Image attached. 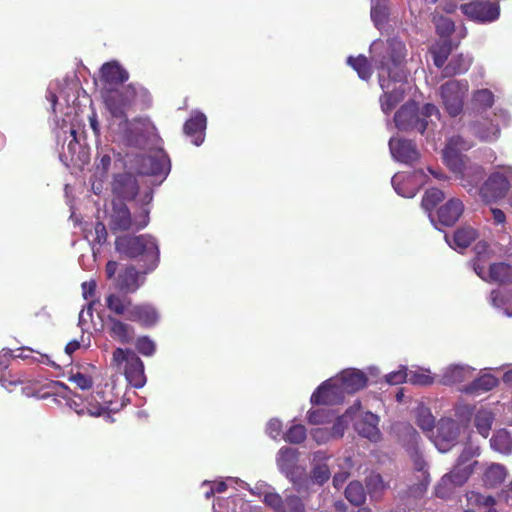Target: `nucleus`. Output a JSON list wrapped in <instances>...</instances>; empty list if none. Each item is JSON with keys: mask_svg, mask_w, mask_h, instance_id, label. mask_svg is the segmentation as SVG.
I'll return each instance as SVG.
<instances>
[{"mask_svg": "<svg viewBox=\"0 0 512 512\" xmlns=\"http://www.w3.org/2000/svg\"><path fill=\"white\" fill-rule=\"evenodd\" d=\"M369 52L372 64L378 71L379 85L383 90V95L379 99L381 110L384 114H389L404 99L410 87L404 70L407 50L401 40L392 38L386 41H373Z\"/></svg>", "mask_w": 512, "mask_h": 512, "instance_id": "2", "label": "nucleus"}, {"mask_svg": "<svg viewBox=\"0 0 512 512\" xmlns=\"http://www.w3.org/2000/svg\"><path fill=\"white\" fill-rule=\"evenodd\" d=\"M467 480V472L451 470L443 475L435 486V495L439 498L447 499L455 492L456 488L462 486Z\"/></svg>", "mask_w": 512, "mask_h": 512, "instance_id": "27", "label": "nucleus"}, {"mask_svg": "<svg viewBox=\"0 0 512 512\" xmlns=\"http://www.w3.org/2000/svg\"><path fill=\"white\" fill-rule=\"evenodd\" d=\"M113 362L118 366L124 364V374L131 386L142 388L146 384L144 364L135 352L117 348L113 352Z\"/></svg>", "mask_w": 512, "mask_h": 512, "instance_id": "9", "label": "nucleus"}, {"mask_svg": "<svg viewBox=\"0 0 512 512\" xmlns=\"http://www.w3.org/2000/svg\"><path fill=\"white\" fill-rule=\"evenodd\" d=\"M106 328L110 337L122 344H128L134 339V327L114 316L107 317Z\"/></svg>", "mask_w": 512, "mask_h": 512, "instance_id": "29", "label": "nucleus"}, {"mask_svg": "<svg viewBox=\"0 0 512 512\" xmlns=\"http://www.w3.org/2000/svg\"><path fill=\"white\" fill-rule=\"evenodd\" d=\"M100 73L101 79L109 85L123 83L129 77L128 72L117 61L103 64Z\"/></svg>", "mask_w": 512, "mask_h": 512, "instance_id": "34", "label": "nucleus"}, {"mask_svg": "<svg viewBox=\"0 0 512 512\" xmlns=\"http://www.w3.org/2000/svg\"><path fill=\"white\" fill-rule=\"evenodd\" d=\"M307 422L310 425L322 426L335 421V414L331 409L328 408H316L310 409L306 415Z\"/></svg>", "mask_w": 512, "mask_h": 512, "instance_id": "46", "label": "nucleus"}, {"mask_svg": "<svg viewBox=\"0 0 512 512\" xmlns=\"http://www.w3.org/2000/svg\"><path fill=\"white\" fill-rule=\"evenodd\" d=\"M335 378L340 383L346 395L362 390L367 385V374L356 368H347L339 372Z\"/></svg>", "mask_w": 512, "mask_h": 512, "instance_id": "26", "label": "nucleus"}, {"mask_svg": "<svg viewBox=\"0 0 512 512\" xmlns=\"http://www.w3.org/2000/svg\"><path fill=\"white\" fill-rule=\"evenodd\" d=\"M428 175L423 170L413 173L398 172L391 180L395 192L405 198H413L427 182Z\"/></svg>", "mask_w": 512, "mask_h": 512, "instance_id": "12", "label": "nucleus"}, {"mask_svg": "<svg viewBox=\"0 0 512 512\" xmlns=\"http://www.w3.org/2000/svg\"><path fill=\"white\" fill-rule=\"evenodd\" d=\"M479 455V447L468 445L464 447L460 456L458 457L457 463L452 470H459V472H467V478L473 472V467L478 464L477 461H473L472 459Z\"/></svg>", "mask_w": 512, "mask_h": 512, "instance_id": "37", "label": "nucleus"}, {"mask_svg": "<svg viewBox=\"0 0 512 512\" xmlns=\"http://www.w3.org/2000/svg\"><path fill=\"white\" fill-rule=\"evenodd\" d=\"M297 461V450L291 447L284 446L280 448L276 457V464L281 473L285 474L291 480L295 489L301 492L307 489L293 472V468Z\"/></svg>", "mask_w": 512, "mask_h": 512, "instance_id": "19", "label": "nucleus"}, {"mask_svg": "<svg viewBox=\"0 0 512 512\" xmlns=\"http://www.w3.org/2000/svg\"><path fill=\"white\" fill-rule=\"evenodd\" d=\"M498 384L499 380L497 377L491 373L484 372L469 384L462 386L460 391L469 395H480L482 393L491 391Z\"/></svg>", "mask_w": 512, "mask_h": 512, "instance_id": "32", "label": "nucleus"}, {"mask_svg": "<svg viewBox=\"0 0 512 512\" xmlns=\"http://www.w3.org/2000/svg\"><path fill=\"white\" fill-rule=\"evenodd\" d=\"M115 249L119 254L127 258L137 259L142 263L144 273H149L158 266L160 255L158 243L149 234L117 237Z\"/></svg>", "mask_w": 512, "mask_h": 512, "instance_id": "4", "label": "nucleus"}, {"mask_svg": "<svg viewBox=\"0 0 512 512\" xmlns=\"http://www.w3.org/2000/svg\"><path fill=\"white\" fill-rule=\"evenodd\" d=\"M66 117L67 119H63L62 123L58 124L56 137L58 144L62 145L61 158L73 161L80 149L77 139L79 124L76 115H71L70 112H67Z\"/></svg>", "mask_w": 512, "mask_h": 512, "instance_id": "10", "label": "nucleus"}, {"mask_svg": "<svg viewBox=\"0 0 512 512\" xmlns=\"http://www.w3.org/2000/svg\"><path fill=\"white\" fill-rule=\"evenodd\" d=\"M106 307L118 316H125L129 320L130 309L133 307L132 301L116 293L109 294L105 299Z\"/></svg>", "mask_w": 512, "mask_h": 512, "instance_id": "35", "label": "nucleus"}, {"mask_svg": "<svg viewBox=\"0 0 512 512\" xmlns=\"http://www.w3.org/2000/svg\"><path fill=\"white\" fill-rule=\"evenodd\" d=\"M468 91L469 83L467 80H449L440 86L442 104L451 117H456L462 113Z\"/></svg>", "mask_w": 512, "mask_h": 512, "instance_id": "8", "label": "nucleus"}, {"mask_svg": "<svg viewBox=\"0 0 512 512\" xmlns=\"http://www.w3.org/2000/svg\"><path fill=\"white\" fill-rule=\"evenodd\" d=\"M68 404L78 415H83L86 410V413L94 417L102 416L106 412H116L119 409L112 400L105 397V391H97L95 394H92L87 401L85 409L80 408V405L75 400H70Z\"/></svg>", "mask_w": 512, "mask_h": 512, "instance_id": "17", "label": "nucleus"}, {"mask_svg": "<svg viewBox=\"0 0 512 512\" xmlns=\"http://www.w3.org/2000/svg\"><path fill=\"white\" fill-rule=\"evenodd\" d=\"M78 85L75 82H51L48 86L47 99L51 103L52 109L56 112L57 105L63 101L67 106L76 100V90Z\"/></svg>", "mask_w": 512, "mask_h": 512, "instance_id": "21", "label": "nucleus"}, {"mask_svg": "<svg viewBox=\"0 0 512 512\" xmlns=\"http://www.w3.org/2000/svg\"><path fill=\"white\" fill-rule=\"evenodd\" d=\"M207 118L201 111L195 110L184 124V133L191 139V142L200 146L205 139Z\"/></svg>", "mask_w": 512, "mask_h": 512, "instance_id": "28", "label": "nucleus"}, {"mask_svg": "<svg viewBox=\"0 0 512 512\" xmlns=\"http://www.w3.org/2000/svg\"><path fill=\"white\" fill-rule=\"evenodd\" d=\"M489 212L491 215L490 221L492 222V224L494 226L500 227L499 230L501 232H505L507 226V217L505 212L502 209L496 207H491L489 209Z\"/></svg>", "mask_w": 512, "mask_h": 512, "instance_id": "63", "label": "nucleus"}, {"mask_svg": "<svg viewBox=\"0 0 512 512\" xmlns=\"http://www.w3.org/2000/svg\"><path fill=\"white\" fill-rule=\"evenodd\" d=\"M491 304L501 310L506 316L512 317V294L502 289L493 290L490 296Z\"/></svg>", "mask_w": 512, "mask_h": 512, "instance_id": "45", "label": "nucleus"}, {"mask_svg": "<svg viewBox=\"0 0 512 512\" xmlns=\"http://www.w3.org/2000/svg\"><path fill=\"white\" fill-rule=\"evenodd\" d=\"M472 64V57L469 55L458 54L451 58L445 66L443 73L445 76L463 74L468 71Z\"/></svg>", "mask_w": 512, "mask_h": 512, "instance_id": "42", "label": "nucleus"}, {"mask_svg": "<svg viewBox=\"0 0 512 512\" xmlns=\"http://www.w3.org/2000/svg\"><path fill=\"white\" fill-rule=\"evenodd\" d=\"M491 448L504 455L512 453V436L505 429L496 431L490 439Z\"/></svg>", "mask_w": 512, "mask_h": 512, "instance_id": "41", "label": "nucleus"}, {"mask_svg": "<svg viewBox=\"0 0 512 512\" xmlns=\"http://www.w3.org/2000/svg\"><path fill=\"white\" fill-rule=\"evenodd\" d=\"M475 273L484 281L509 283L512 282V267L506 263H494L489 265V270L486 267L476 263L474 265Z\"/></svg>", "mask_w": 512, "mask_h": 512, "instance_id": "24", "label": "nucleus"}, {"mask_svg": "<svg viewBox=\"0 0 512 512\" xmlns=\"http://www.w3.org/2000/svg\"><path fill=\"white\" fill-rule=\"evenodd\" d=\"M347 64L357 72L360 79L365 81L370 79L372 69L367 57L364 55H359L358 57L349 56Z\"/></svg>", "mask_w": 512, "mask_h": 512, "instance_id": "49", "label": "nucleus"}, {"mask_svg": "<svg viewBox=\"0 0 512 512\" xmlns=\"http://www.w3.org/2000/svg\"><path fill=\"white\" fill-rule=\"evenodd\" d=\"M11 358L7 353H0V382L6 389H10V386L23 385L24 380L20 378L7 379V368L10 365Z\"/></svg>", "mask_w": 512, "mask_h": 512, "instance_id": "54", "label": "nucleus"}, {"mask_svg": "<svg viewBox=\"0 0 512 512\" xmlns=\"http://www.w3.org/2000/svg\"><path fill=\"white\" fill-rule=\"evenodd\" d=\"M389 149L392 157L404 164H412L420 157L416 145L410 140L392 137L389 140Z\"/></svg>", "mask_w": 512, "mask_h": 512, "instance_id": "23", "label": "nucleus"}, {"mask_svg": "<svg viewBox=\"0 0 512 512\" xmlns=\"http://www.w3.org/2000/svg\"><path fill=\"white\" fill-rule=\"evenodd\" d=\"M475 370L465 363H451L441 370L439 382L447 386L462 384L473 377Z\"/></svg>", "mask_w": 512, "mask_h": 512, "instance_id": "20", "label": "nucleus"}, {"mask_svg": "<svg viewBox=\"0 0 512 512\" xmlns=\"http://www.w3.org/2000/svg\"><path fill=\"white\" fill-rule=\"evenodd\" d=\"M457 167H448L460 180L461 185L468 193H478L479 184L485 175V169L472 161L468 157L461 159Z\"/></svg>", "mask_w": 512, "mask_h": 512, "instance_id": "11", "label": "nucleus"}, {"mask_svg": "<svg viewBox=\"0 0 512 512\" xmlns=\"http://www.w3.org/2000/svg\"><path fill=\"white\" fill-rule=\"evenodd\" d=\"M416 419H417L418 426L423 431H426V432L432 431V429L434 427V417L427 408H424V407L418 408Z\"/></svg>", "mask_w": 512, "mask_h": 512, "instance_id": "60", "label": "nucleus"}, {"mask_svg": "<svg viewBox=\"0 0 512 512\" xmlns=\"http://www.w3.org/2000/svg\"><path fill=\"white\" fill-rule=\"evenodd\" d=\"M451 51L452 45L448 39H442L433 44L430 48V54L432 55L434 65L438 68L443 67Z\"/></svg>", "mask_w": 512, "mask_h": 512, "instance_id": "43", "label": "nucleus"}, {"mask_svg": "<svg viewBox=\"0 0 512 512\" xmlns=\"http://www.w3.org/2000/svg\"><path fill=\"white\" fill-rule=\"evenodd\" d=\"M443 198L444 193L441 190L431 188L423 196L422 207L425 211L430 212Z\"/></svg>", "mask_w": 512, "mask_h": 512, "instance_id": "57", "label": "nucleus"}, {"mask_svg": "<svg viewBox=\"0 0 512 512\" xmlns=\"http://www.w3.org/2000/svg\"><path fill=\"white\" fill-rule=\"evenodd\" d=\"M263 503L271 508L274 512H287L286 510V500L284 501L280 494H278L275 489L270 493L265 495V498L262 499Z\"/></svg>", "mask_w": 512, "mask_h": 512, "instance_id": "58", "label": "nucleus"}, {"mask_svg": "<svg viewBox=\"0 0 512 512\" xmlns=\"http://www.w3.org/2000/svg\"><path fill=\"white\" fill-rule=\"evenodd\" d=\"M152 192L145 193L143 197L144 206L138 214L133 217L127 206L118 201L112 203V208L108 214V224L113 232L140 230L145 228L149 223V209L147 205L152 201Z\"/></svg>", "mask_w": 512, "mask_h": 512, "instance_id": "6", "label": "nucleus"}, {"mask_svg": "<svg viewBox=\"0 0 512 512\" xmlns=\"http://www.w3.org/2000/svg\"><path fill=\"white\" fill-rule=\"evenodd\" d=\"M494 421L493 413L488 409H480L475 415V426L479 434L488 437Z\"/></svg>", "mask_w": 512, "mask_h": 512, "instance_id": "50", "label": "nucleus"}, {"mask_svg": "<svg viewBox=\"0 0 512 512\" xmlns=\"http://www.w3.org/2000/svg\"><path fill=\"white\" fill-rule=\"evenodd\" d=\"M68 380L74 383L77 387H79L82 390L90 389L93 384L92 378L81 372H71L68 377Z\"/></svg>", "mask_w": 512, "mask_h": 512, "instance_id": "64", "label": "nucleus"}, {"mask_svg": "<svg viewBox=\"0 0 512 512\" xmlns=\"http://www.w3.org/2000/svg\"><path fill=\"white\" fill-rule=\"evenodd\" d=\"M400 437L413 462L415 470L421 473V479L418 483L409 487L405 494L401 496L400 501L403 507H393L390 512H406V510L414 508L417 501L426 493L430 483V476L426 469L427 463L422 457L418 447V433L410 425H405L403 426V432Z\"/></svg>", "mask_w": 512, "mask_h": 512, "instance_id": "3", "label": "nucleus"}, {"mask_svg": "<svg viewBox=\"0 0 512 512\" xmlns=\"http://www.w3.org/2000/svg\"><path fill=\"white\" fill-rule=\"evenodd\" d=\"M146 94L143 87L132 84L121 88H106L103 91V102L110 114L109 137L113 142L128 147H138L144 143L147 134L153 129L151 123L143 118L128 120L127 113L138 98Z\"/></svg>", "mask_w": 512, "mask_h": 512, "instance_id": "1", "label": "nucleus"}, {"mask_svg": "<svg viewBox=\"0 0 512 512\" xmlns=\"http://www.w3.org/2000/svg\"><path fill=\"white\" fill-rule=\"evenodd\" d=\"M512 166L501 165L492 172L478 189L483 202L489 204L506 197L511 189Z\"/></svg>", "mask_w": 512, "mask_h": 512, "instance_id": "7", "label": "nucleus"}, {"mask_svg": "<svg viewBox=\"0 0 512 512\" xmlns=\"http://www.w3.org/2000/svg\"><path fill=\"white\" fill-rule=\"evenodd\" d=\"M346 499L353 505L359 506L365 502L366 493L358 481L350 482L345 490Z\"/></svg>", "mask_w": 512, "mask_h": 512, "instance_id": "53", "label": "nucleus"}, {"mask_svg": "<svg viewBox=\"0 0 512 512\" xmlns=\"http://www.w3.org/2000/svg\"><path fill=\"white\" fill-rule=\"evenodd\" d=\"M137 351L143 356L150 357L156 352V343L148 336H141L135 343Z\"/></svg>", "mask_w": 512, "mask_h": 512, "instance_id": "61", "label": "nucleus"}, {"mask_svg": "<svg viewBox=\"0 0 512 512\" xmlns=\"http://www.w3.org/2000/svg\"><path fill=\"white\" fill-rule=\"evenodd\" d=\"M306 428L301 424L292 425L284 434V440L289 443L298 444L306 438Z\"/></svg>", "mask_w": 512, "mask_h": 512, "instance_id": "59", "label": "nucleus"}, {"mask_svg": "<svg viewBox=\"0 0 512 512\" xmlns=\"http://www.w3.org/2000/svg\"><path fill=\"white\" fill-rule=\"evenodd\" d=\"M386 1L387 0H371V20L379 30L385 27L389 16Z\"/></svg>", "mask_w": 512, "mask_h": 512, "instance_id": "44", "label": "nucleus"}, {"mask_svg": "<svg viewBox=\"0 0 512 512\" xmlns=\"http://www.w3.org/2000/svg\"><path fill=\"white\" fill-rule=\"evenodd\" d=\"M330 478V470L326 464H320L313 468L311 475L308 477L306 475L298 476V479L307 486V489L303 490V492H307L310 490L311 485L315 484L318 486L323 485ZM302 493V491L300 492Z\"/></svg>", "mask_w": 512, "mask_h": 512, "instance_id": "40", "label": "nucleus"}, {"mask_svg": "<svg viewBox=\"0 0 512 512\" xmlns=\"http://www.w3.org/2000/svg\"><path fill=\"white\" fill-rule=\"evenodd\" d=\"M494 101L493 92L487 88L477 89L472 94V104L481 110L491 108Z\"/></svg>", "mask_w": 512, "mask_h": 512, "instance_id": "52", "label": "nucleus"}, {"mask_svg": "<svg viewBox=\"0 0 512 512\" xmlns=\"http://www.w3.org/2000/svg\"><path fill=\"white\" fill-rule=\"evenodd\" d=\"M459 435V426L456 421L450 418L441 419L435 432L430 436L435 447L442 453L451 449Z\"/></svg>", "mask_w": 512, "mask_h": 512, "instance_id": "18", "label": "nucleus"}, {"mask_svg": "<svg viewBox=\"0 0 512 512\" xmlns=\"http://www.w3.org/2000/svg\"><path fill=\"white\" fill-rule=\"evenodd\" d=\"M360 404V402H356L354 405ZM359 409L355 410L353 414V420H355L354 427L355 430L358 432L359 435L362 437H365L369 439L370 441L377 442L381 438V433L378 428V422L379 418L371 413V412H365L364 414H361L357 419L355 418L356 413L360 412Z\"/></svg>", "mask_w": 512, "mask_h": 512, "instance_id": "22", "label": "nucleus"}, {"mask_svg": "<svg viewBox=\"0 0 512 512\" xmlns=\"http://www.w3.org/2000/svg\"><path fill=\"white\" fill-rule=\"evenodd\" d=\"M473 143L464 139L461 136H452L447 140L445 148L443 149V161L447 167H457L461 159L466 158L462 154L463 151L469 150Z\"/></svg>", "mask_w": 512, "mask_h": 512, "instance_id": "25", "label": "nucleus"}, {"mask_svg": "<svg viewBox=\"0 0 512 512\" xmlns=\"http://www.w3.org/2000/svg\"><path fill=\"white\" fill-rule=\"evenodd\" d=\"M345 397V391L334 376L317 387L310 397V402L313 405H335L343 402Z\"/></svg>", "mask_w": 512, "mask_h": 512, "instance_id": "14", "label": "nucleus"}, {"mask_svg": "<svg viewBox=\"0 0 512 512\" xmlns=\"http://www.w3.org/2000/svg\"><path fill=\"white\" fill-rule=\"evenodd\" d=\"M472 133L483 141H495L500 134L498 125L494 123H476L471 127Z\"/></svg>", "mask_w": 512, "mask_h": 512, "instance_id": "48", "label": "nucleus"}, {"mask_svg": "<svg viewBox=\"0 0 512 512\" xmlns=\"http://www.w3.org/2000/svg\"><path fill=\"white\" fill-rule=\"evenodd\" d=\"M507 477V469L499 463L487 464L483 471V482L486 486L495 487L500 485Z\"/></svg>", "mask_w": 512, "mask_h": 512, "instance_id": "38", "label": "nucleus"}, {"mask_svg": "<svg viewBox=\"0 0 512 512\" xmlns=\"http://www.w3.org/2000/svg\"><path fill=\"white\" fill-rule=\"evenodd\" d=\"M440 119V112L434 104H426L421 111L415 102L410 101L404 104L395 114V126L399 130H415L423 134L426 130H433L436 127L435 120Z\"/></svg>", "mask_w": 512, "mask_h": 512, "instance_id": "5", "label": "nucleus"}, {"mask_svg": "<svg viewBox=\"0 0 512 512\" xmlns=\"http://www.w3.org/2000/svg\"><path fill=\"white\" fill-rule=\"evenodd\" d=\"M463 210V202L458 198H452L439 208L437 212L439 222L445 226H451L459 219Z\"/></svg>", "mask_w": 512, "mask_h": 512, "instance_id": "33", "label": "nucleus"}, {"mask_svg": "<svg viewBox=\"0 0 512 512\" xmlns=\"http://www.w3.org/2000/svg\"><path fill=\"white\" fill-rule=\"evenodd\" d=\"M170 160L164 150L158 149L141 159L139 171L141 174L160 178L161 183L170 172Z\"/></svg>", "mask_w": 512, "mask_h": 512, "instance_id": "15", "label": "nucleus"}, {"mask_svg": "<svg viewBox=\"0 0 512 512\" xmlns=\"http://www.w3.org/2000/svg\"><path fill=\"white\" fill-rule=\"evenodd\" d=\"M112 191L118 198L133 199L138 191L136 178L129 173L115 176L112 183Z\"/></svg>", "mask_w": 512, "mask_h": 512, "instance_id": "30", "label": "nucleus"}, {"mask_svg": "<svg viewBox=\"0 0 512 512\" xmlns=\"http://www.w3.org/2000/svg\"><path fill=\"white\" fill-rule=\"evenodd\" d=\"M433 22L435 24L436 31L441 38L447 39L455 30L453 21L442 15L435 14L433 17Z\"/></svg>", "mask_w": 512, "mask_h": 512, "instance_id": "56", "label": "nucleus"}, {"mask_svg": "<svg viewBox=\"0 0 512 512\" xmlns=\"http://www.w3.org/2000/svg\"><path fill=\"white\" fill-rule=\"evenodd\" d=\"M461 10L466 17L479 23H491L500 16L499 5L488 1L477 0L463 4Z\"/></svg>", "mask_w": 512, "mask_h": 512, "instance_id": "16", "label": "nucleus"}, {"mask_svg": "<svg viewBox=\"0 0 512 512\" xmlns=\"http://www.w3.org/2000/svg\"><path fill=\"white\" fill-rule=\"evenodd\" d=\"M408 383L419 386L431 385L435 382V376L430 369L416 367L415 369H407Z\"/></svg>", "mask_w": 512, "mask_h": 512, "instance_id": "47", "label": "nucleus"}, {"mask_svg": "<svg viewBox=\"0 0 512 512\" xmlns=\"http://www.w3.org/2000/svg\"><path fill=\"white\" fill-rule=\"evenodd\" d=\"M139 279V272L133 266L126 267L118 277V287L127 293L135 292L143 283Z\"/></svg>", "mask_w": 512, "mask_h": 512, "instance_id": "39", "label": "nucleus"}, {"mask_svg": "<svg viewBox=\"0 0 512 512\" xmlns=\"http://www.w3.org/2000/svg\"><path fill=\"white\" fill-rule=\"evenodd\" d=\"M111 162L112 159L110 154L102 149L98 153V156L95 161V176L98 177L100 181L102 180V178L106 176L111 166Z\"/></svg>", "mask_w": 512, "mask_h": 512, "instance_id": "55", "label": "nucleus"}, {"mask_svg": "<svg viewBox=\"0 0 512 512\" xmlns=\"http://www.w3.org/2000/svg\"><path fill=\"white\" fill-rule=\"evenodd\" d=\"M366 487L371 495H376L385 489L386 485L380 474L371 473L366 478Z\"/></svg>", "mask_w": 512, "mask_h": 512, "instance_id": "62", "label": "nucleus"}, {"mask_svg": "<svg viewBox=\"0 0 512 512\" xmlns=\"http://www.w3.org/2000/svg\"><path fill=\"white\" fill-rule=\"evenodd\" d=\"M359 409V404L351 406L346 412L338 416L331 428L316 427L310 431L311 437L318 444H325L332 439L341 438L344 435L349 423L353 419L355 410Z\"/></svg>", "mask_w": 512, "mask_h": 512, "instance_id": "13", "label": "nucleus"}, {"mask_svg": "<svg viewBox=\"0 0 512 512\" xmlns=\"http://www.w3.org/2000/svg\"><path fill=\"white\" fill-rule=\"evenodd\" d=\"M478 236L476 229L466 226L459 228L453 234L452 241L445 236L446 242L453 249H464L468 247Z\"/></svg>", "mask_w": 512, "mask_h": 512, "instance_id": "36", "label": "nucleus"}, {"mask_svg": "<svg viewBox=\"0 0 512 512\" xmlns=\"http://www.w3.org/2000/svg\"><path fill=\"white\" fill-rule=\"evenodd\" d=\"M228 481L234 482L237 486L247 489L252 495H255L260 498H265L267 493H270L274 488L265 481H258L253 487H251L248 483L240 480L239 478L229 477Z\"/></svg>", "mask_w": 512, "mask_h": 512, "instance_id": "51", "label": "nucleus"}, {"mask_svg": "<svg viewBox=\"0 0 512 512\" xmlns=\"http://www.w3.org/2000/svg\"><path fill=\"white\" fill-rule=\"evenodd\" d=\"M159 318V312L150 304H134L130 309L129 321L138 322L145 327L156 325Z\"/></svg>", "mask_w": 512, "mask_h": 512, "instance_id": "31", "label": "nucleus"}]
</instances>
